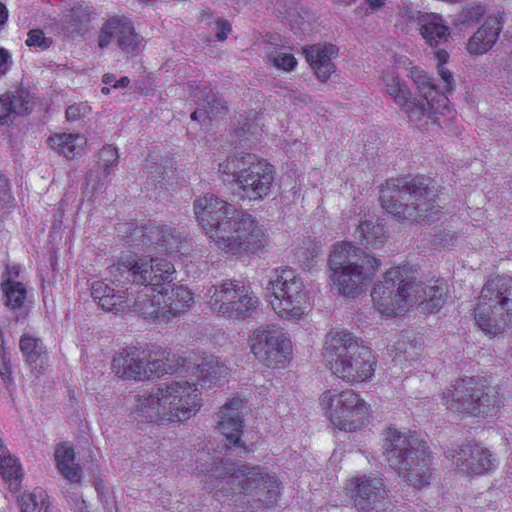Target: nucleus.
Here are the masks:
<instances>
[{"label":"nucleus","instance_id":"4c0bfd02","mask_svg":"<svg viewBox=\"0 0 512 512\" xmlns=\"http://www.w3.org/2000/svg\"><path fill=\"white\" fill-rule=\"evenodd\" d=\"M29 101L21 94H3L0 96V123L6 124L18 115H25L29 112Z\"/></svg>","mask_w":512,"mask_h":512},{"label":"nucleus","instance_id":"72a5a7b5","mask_svg":"<svg viewBox=\"0 0 512 512\" xmlns=\"http://www.w3.org/2000/svg\"><path fill=\"white\" fill-rule=\"evenodd\" d=\"M164 307L166 320L179 316L181 313L188 311L194 304V298L191 291L184 286H175L163 289Z\"/></svg>","mask_w":512,"mask_h":512},{"label":"nucleus","instance_id":"6e6552de","mask_svg":"<svg viewBox=\"0 0 512 512\" xmlns=\"http://www.w3.org/2000/svg\"><path fill=\"white\" fill-rule=\"evenodd\" d=\"M323 355L332 372L346 382H363L374 374L376 361L371 349L346 330L326 335Z\"/></svg>","mask_w":512,"mask_h":512},{"label":"nucleus","instance_id":"79ce46f5","mask_svg":"<svg viewBox=\"0 0 512 512\" xmlns=\"http://www.w3.org/2000/svg\"><path fill=\"white\" fill-rule=\"evenodd\" d=\"M18 502L21 512H48L50 505L48 495L42 490L24 493Z\"/></svg>","mask_w":512,"mask_h":512},{"label":"nucleus","instance_id":"6e6d98bb","mask_svg":"<svg viewBox=\"0 0 512 512\" xmlns=\"http://www.w3.org/2000/svg\"><path fill=\"white\" fill-rule=\"evenodd\" d=\"M19 276V267L17 265H7L5 273L2 275L3 281H15Z\"/></svg>","mask_w":512,"mask_h":512},{"label":"nucleus","instance_id":"f3484780","mask_svg":"<svg viewBox=\"0 0 512 512\" xmlns=\"http://www.w3.org/2000/svg\"><path fill=\"white\" fill-rule=\"evenodd\" d=\"M110 43L116 45L127 53H137L141 46V39L131 20L125 17H115L108 20L102 27L99 35V46L107 47Z\"/></svg>","mask_w":512,"mask_h":512},{"label":"nucleus","instance_id":"a19ab883","mask_svg":"<svg viewBox=\"0 0 512 512\" xmlns=\"http://www.w3.org/2000/svg\"><path fill=\"white\" fill-rule=\"evenodd\" d=\"M89 10L82 3H74L69 9L65 10L63 16V29L67 33L78 31L81 25L88 20Z\"/></svg>","mask_w":512,"mask_h":512},{"label":"nucleus","instance_id":"9d476101","mask_svg":"<svg viewBox=\"0 0 512 512\" xmlns=\"http://www.w3.org/2000/svg\"><path fill=\"white\" fill-rule=\"evenodd\" d=\"M218 173L224 182L234 183L240 198L260 201L274 183L273 166L255 154L236 153L219 163Z\"/></svg>","mask_w":512,"mask_h":512},{"label":"nucleus","instance_id":"412c9836","mask_svg":"<svg viewBox=\"0 0 512 512\" xmlns=\"http://www.w3.org/2000/svg\"><path fill=\"white\" fill-rule=\"evenodd\" d=\"M131 289L134 287L116 290L105 282L96 281L92 283L91 296L103 310L122 315L131 311Z\"/></svg>","mask_w":512,"mask_h":512},{"label":"nucleus","instance_id":"1a4fd4ad","mask_svg":"<svg viewBox=\"0 0 512 512\" xmlns=\"http://www.w3.org/2000/svg\"><path fill=\"white\" fill-rule=\"evenodd\" d=\"M328 263L333 283L347 297L361 294L381 266L380 259L347 241L332 246Z\"/></svg>","mask_w":512,"mask_h":512},{"label":"nucleus","instance_id":"bf43d9fd","mask_svg":"<svg viewBox=\"0 0 512 512\" xmlns=\"http://www.w3.org/2000/svg\"><path fill=\"white\" fill-rule=\"evenodd\" d=\"M365 1L368 3L369 9L372 11H374L384 5V0H365Z\"/></svg>","mask_w":512,"mask_h":512},{"label":"nucleus","instance_id":"c85d7f7f","mask_svg":"<svg viewBox=\"0 0 512 512\" xmlns=\"http://www.w3.org/2000/svg\"><path fill=\"white\" fill-rule=\"evenodd\" d=\"M189 93L196 105L203 108L205 117L209 120L217 119L226 114V102L206 84H189Z\"/></svg>","mask_w":512,"mask_h":512},{"label":"nucleus","instance_id":"393cba45","mask_svg":"<svg viewBox=\"0 0 512 512\" xmlns=\"http://www.w3.org/2000/svg\"><path fill=\"white\" fill-rule=\"evenodd\" d=\"M411 303L417 304L422 311L433 313L445 303L447 286L443 280H435L429 284L416 283L412 280Z\"/></svg>","mask_w":512,"mask_h":512},{"label":"nucleus","instance_id":"39448f33","mask_svg":"<svg viewBox=\"0 0 512 512\" xmlns=\"http://www.w3.org/2000/svg\"><path fill=\"white\" fill-rule=\"evenodd\" d=\"M202 405L198 383L172 381L136 399L132 414L142 422H183Z\"/></svg>","mask_w":512,"mask_h":512},{"label":"nucleus","instance_id":"423d86ee","mask_svg":"<svg viewBox=\"0 0 512 512\" xmlns=\"http://www.w3.org/2000/svg\"><path fill=\"white\" fill-rule=\"evenodd\" d=\"M383 447L390 467L409 485L421 489L430 484L433 457L427 442L415 432L388 428L385 431Z\"/></svg>","mask_w":512,"mask_h":512},{"label":"nucleus","instance_id":"f8f14e48","mask_svg":"<svg viewBox=\"0 0 512 512\" xmlns=\"http://www.w3.org/2000/svg\"><path fill=\"white\" fill-rule=\"evenodd\" d=\"M206 298L215 314L236 320L251 317L259 305V298L250 287L236 280L212 285L207 289Z\"/></svg>","mask_w":512,"mask_h":512},{"label":"nucleus","instance_id":"f704fd0d","mask_svg":"<svg viewBox=\"0 0 512 512\" xmlns=\"http://www.w3.org/2000/svg\"><path fill=\"white\" fill-rule=\"evenodd\" d=\"M118 159V150L111 145L104 146L99 151V167L102 169L101 175L96 176L92 172L87 175V182L94 191H102L108 181L110 169L117 166Z\"/></svg>","mask_w":512,"mask_h":512},{"label":"nucleus","instance_id":"b1692460","mask_svg":"<svg viewBox=\"0 0 512 512\" xmlns=\"http://www.w3.org/2000/svg\"><path fill=\"white\" fill-rule=\"evenodd\" d=\"M145 361L146 351L144 349L127 347L116 353L111 368L118 378L143 381L146 376Z\"/></svg>","mask_w":512,"mask_h":512},{"label":"nucleus","instance_id":"a18cd8bd","mask_svg":"<svg viewBox=\"0 0 512 512\" xmlns=\"http://www.w3.org/2000/svg\"><path fill=\"white\" fill-rule=\"evenodd\" d=\"M394 348L396 351L395 359L403 357L405 360L415 359L419 349L409 336H402L401 339L395 342Z\"/></svg>","mask_w":512,"mask_h":512},{"label":"nucleus","instance_id":"8fccbe9b","mask_svg":"<svg viewBox=\"0 0 512 512\" xmlns=\"http://www.w3.org/2000/svg\"><path fill=\"white\" fill-rule=\"evenodd\" d=\"M26 44L30 47L33 46L45 49L52 44V40L45 37L43 31L34 29L28 33Z\"/></svg>","mask_w":512,"mask_h":512},{"label":"nucleus","instance_id":"c756f323","mask_svg":"<svg viewBox=\"0 0 512 512\" xmlns=\"http://www.w3.org/2000/svg\"><path fill=\"white\" fill-rule=\"evenodd\" d=\"M19 346L31 372L36 376L42 375L49 366L48 355L42 340L32 335L24 334L20 339Z\"/></svg>","mask_w":512,"mask_h":512},{"label":"nucleus","instance_id":"7ed1b4c3","mask_svg":"<svg viewBox=\"0 0 512 512\" xmlns=\"http://www.w3.org/2000/svg\"><path fill=\"white\" fill-rule=\"evenodd\" d=\"M174 265L166 259L151 258L149 262L128 256L110 267V273L118 285L132 282L131 311L151 321H167L164 307L162 282H172Z\"/></svg>","mask_w":512,"mask_h":512},{"label":"nucleus","instance_id":"2f4dec72","mask_svg":"<svg viewBox=\"0 0 512 512\" xmlns=\"http://www.w3.org/2000/svg\"><path fill=\"white\" fill-rule=\"evenodd\" d=\"M480 303L475 308V321L479 328L488 336H496L501 334L508 323L511 321L512 313L505 310H498L494 307H489L483 314L480 315Z\"/></svg>","mask_w":512,"mask_h":512},{"label":"nucleus","instance_id":"49530a36","mask_svg":"<svg viewBox=\"0 0 512 512\" xmlns=\"http://www.w3.org/2000/svg\"><path fill=\"white\" fill-rule=\"evenodd\" d=\"M268 62L276 68L285 71L294 69L297 64V60L292 54L282 52L281 50H275L269 53Z\"/></svg>","mask_w":512,"mask_h":512},{"label":"nucleus","instance_id":"6ab92c4d","mask_svg":"<svg viewBox=\"0 0 512 512\" xmlns=\"http://www.w3.org/2000/svg\"><path fill=\"white\" fill-rule=\"evenodd\" d=\"M480 315H484L489 307L505 310L512 313V278L509 276H496L486 281L480 296Z\"/></svg>","mask_w":512,"mask_h":512},{"label":"nucleus","instance_id":"864d4df0","mask_svg":"<svg viewBox=\"0 0 512 512\" xmlns=\"http://www.w3.org/2000/svg\"><path fill=\"white\" fill-rule=\"evenodd\" d=\"M12 64L9 52L0 47V78L3 77L10 69Z\"/></svg>","mask_w":512,"mask_h":512},{"label":"nucleus","instance_id":"a211bd4d","mask_svg":"<svg viewBox=\"0 0 512 512\" xmlns=\"http://www.w3.org/2000/svg\"><path fill=\"white\" fill-rule=\"evenodd\" d=\"M455 468L466 475H481L491 470L492 455L478 444H464L449 453Z\"/></svg>","mask_w":512,"mask_h":512},{"label":"nucleus","instance_id":"680f3d73","mask_svg":"<svg viewBox=\"0 0 512 512\" xmlns=\"http://www.w3.org/2000/svg\"><path fill=\"white\" fill-rule=\"evenodd\" d=\"M8 18V12L4 4L0 3V25H3Z\"/></svg>","mask_w":512,"mask_h":512},{"label":"nucleus","instance_id":"ea45409f","mask_svg":"<svg viewBox=\"0 0 512 512\" xmlns=\"http://www.w3.org/2000/svg\"><path fill=\"white\" fill-rule=\"evenodd\" d=\"M145 370V379L161 377L165 374H172L178 371L173 365V360L168 358L164 351H146Z\"/></svg>","mask_w":512,"mask_h":512},{"label":"nucleus","instance_id":"7c9ffc66","mask_svg":"<svg viewBox=\"0 0 512 512\" xmlns=\"http://www.w3.org/2000/svg\"><path fill=\"white\" fill-rule=\"evenodd\" d=\"M502 29L496 17L488 18L469 39L467 50L470 54L480 55L489 51L498 39Z\"/></svg>","mask_w":512,"mask_h":512},{"label":"nucleus","instance_id":"052dcab7","mask_svg":"<svg viewBox=\"0 0 512 512\" xmlns=\"http://www.w3.org/2000/svg\"><path fill=\"white\" fill-rule=\"evenodd\" d=\"M130 83L128 77H122L113 84V88H124L127 87Z\"/></svg>","mask_w":512,"mask_h":512},{"label":"nucleus","instance_id":"e2e57ef3","mask_svg":"<svg viewBox=\"0 0 512 512\" xmlns=\"http://www.w3.org/2000/svg\"><path fill=\"white\" fill-rule=\"evenodd\" d=\"M103 83L107 85H111L113 87V84L116 82L115 76L113 74H105L102 79Z\"/></svg>","mask_w":512,"mask_h":512},{"label":"nucleus","instance_id":"58836bf2","mask_svg":"<svg viewBox=\"0 0 512 512\" xmlns=\"http://www.w3.org/2000/svg\"><path fill=\"white\" fill-rule=\"evenodd\" d=\"M355 236L366 248L378 249L386 241L384 227L369 220L362 221L355 230Z\"/></svg>","mask_w":512,"mask_h":512},{"label":"nucleus","instance_id":"13d9d810","mask_svg":"<svg viewBox=\"0 0 512 512\" xmlns=\"http://www.w3.org/2000/svg\"><path fill=\"white\" fill-rule=\"evenodd\" d=\"M191 119L194 120V121H197V120H205V119H208L207 117H205V113L203 112V108L201 106H198L197 105V108L196 110L191 114Z\"/></svg>","mask_w":512,"mask_h":512},{"label":"nucleus","instance_id":"5701e85b","mask_svg":"<svg viewBox=\"0 0 512 512\" xmlns=\"http://www.w3.org/2000/svg\"><path fill=\"white\" fill-rule=\"evenodd\" d=\"M244 401L233 398L226 402L217 414V428L230 445L244 447L240 436L243 429L242 411Z\"/></svg>","mask_w":512,"mask_h":512},{"label":"nucleus","instance_id":"5fc2aeb1","mask_svg":"<svg viewBox=\"0 0 512 512\" xmlns=\"http://www.w3.org/2000/svg\"><path fill=\"white\" fill-rule=\"evenodd\" d=\"M0 375L3 380L9 379L11 375L10 364L6 353L1 354L0 356Z\"/></svg>","mask_w":512,"mask_h":512},{"label":"nucleus","instance_id":"2eb2a0df","mask_svg":"<svg viewBox=\"0 0 512 512\" xmlns=\"http://www.w3.org/2000/svg\"><path fill=\"white\" fill-rule=\"evenodd\" d=\"M321 404L332 424L340 430L353 432L360 429L367 417V406L353 390H328Z\"/></svg>","mask_w":512,"mask_h":512},{"label":"nucleus","instance_id":"f257e3e1","mask_svg":"<svg viewBox=\"0 0 512 512\" xmlns=\"http://www.w3.org/2000/svg\"><path fill=\"white\" fill-rule=\"evenodd\" d=\"M194 470L204 490H216L218 499L231 497L234 505L242 511L269 507L278 500L277 479L258 466H238L202 452Z\"/></svg>","mask_w":512,"mask_h":512},{"label":"nucleus","instance_id":"0eeeda50","mask_svg":"<svg viewBox=\"0 0 512 512\" xmlns=\"http://www.w3.org/2000/svg\"><path fill=\"white\" fill-rule=\"evenodd\" d=\"M381 204L398 220L418 221L437 212L436 190L424 177L389 179L381 188Z\"/></svg>","mask_w":512,"mask_h":512},{"label":"nucleus","instance_id":"20e7f679","mask_svg":"<svg viewBox=\"0 0 512 512\" xmlns=\"http://www.w3.org/2000/svg\"><path fill=\"white\" fill-rule=\"evenodd\" d=\"M411 78L417 86L422 100L412 98L405 81L394 69L383 73L382 84L385 93L390 96L406 114L409 122L417 129L431 131L442 126L440 116L450 113L448 98L440 93L422 70L413 67Z\"/></svg>","mask_w":512,"mask_h":512},{"label":"nucleus","instance_id":"a878e982","mask_svg":"<svg viewBox=\"0 0 512 512\" xmlns=\"http://www.w3.org/2000/svg\"><path fill=\"white\" fill-rule=\"evenodd\" d=\"M412 18L417 23L422 38L429 46L439 47L448 41L450 29L440 15L417 11Z\"/></svg>","mask_w":512,"mask_h":512},{"label":"nucleus","instance_id":"4d7b16f0","mask_svg":"<svg viewBox=\"0 0 512 512\" xmlns=\"http://www.w3.org/2000/svg\"><path fill=\"white\" fill-rule=\"evenodd\" d=\"M82 115L81 108L77 105H71L66 109V118L68 121H76Z\"/></svg>","mask_w":512,"mask_h":512},{"label":"nucleus","instance_id":"dca6fc26","mask_svg":"<svg viewBox=\"0 0 512 512\" xmlns=\"http://www.w3.org/2000/svg\"><path fill=\"white\" fill-rule=\"evenodd\" d=\"M250 347L254 356L267 367L284 366L291 351V344L282 329L261 326L250 336Z\"/></svg>","mask_w":512,"mask_h":512},{"label":"nucleus","instance_id":"aec40b11","mask_svg":"<svg viewBox=\"0 0 512 512\" xmlns=\"http://www.w3.org/2000/svg\"><path fill=\"white\" fill-rule=\"evenodd\" d=\"M346 488L355 505L362 510L374 509L376 503L384 499L386 494L383 481L378 477H353L348 480Z\"/></svg>","mask_w":512,"mask_h":512},{"label":"nucleus","instance_id":"ddd939ff","mask_svg":"<svg viewBox=\"0 0 512 512\" xmlns=\"http://www.w3.org/2000/svg\"><path fill=\"white\" fill-rule=\"evenodd\" d=\"M267 289L274 311L287 320H298L306 309V291L302 278L291 268H277Z\"/></svg>","mask_w":512,"mask_h":512},{"label":"nucleus","instance_id":"4468645a","mask_svg":"<svg viewBox=\"0 0 512 512\" xmlns=\"http://www.w3.org/2000/svg\"><path fill=\"white\" fill-rule=\"evenodd\" d=\"M412 278L404 267L388 269L371 291L376 310L387 317H395L406 311L411 303Z\"/></svg>","mask_w":512,"mask_h":512},{"label":"nucleus","instance_id":"3c124183","mask_svg":"<svg viewBox=\"0 0 512 512\" xmlns=\"http://www.w3.org/2000/svg\"><path fill=\"white\" fill-rule=\"evenodd\" d=\"M216 25V38L219 41H224L227 39L229 33L232 30L231 24L229 21L223 19V18H217L215 20Z\"/></svg>","mask_w":512,"mask_h":512},{"label":"nucleus","instance_id":"c03bdc74","mask_svg":"<svg viewBox=\"0 0 512 512\" xmlns=\"http://www.w3.org/2000/svg\"><path fill=\"white\" fill-rule=\"evenodd\" d=\"M197 370L199 372L198 377L204 382H213L216 379L225 377L228 372L226 365L214 357L204 359L201 363L197 364Z\"/></svg>","mask_w":512,"mask_h":512},{"label":"nucleus","instance_id":"603ef678","mask_svg":"<svg viewBox=\"0 0 512 512\" xmlns=\"http://www.w3.org/2000/svg\"><path fill=\"white\" fill-rule=\"evenodd\" d=\"M12 200L8 180L0 175V207L7 206Z\"/></svg>","mask_w":512,"mask_h":512},{"label":"nucleus","instance_id":"0e129e2a","mask_svg":"<svg viewBox=\"0 0 512 512\" xmlns=\"http://www.w3.org/2000/svg\"><path fill=\"white\" fill-rule=\"evenodd\" d=\"M101 92H102L103 94H108V93L110 92V88H109V87H103V88L101 89Z\"/></svg>","mask_w":512,"mask_h":512},{"label":"nucleus","instance_id":"09e8293b","mask_svg":"<svg viewBox=\"0 0 512 512\" xmlns=\"http://www.w3.org/2000/svg\"><path fill=\"white\" fill-rule=\"evenodd\" d=\"M485 13L482 5H470L462 9L459 15V21L463 24H471L478 22Z\"/></svg>","mask_w":512,"mask_h":512},{"label":"nucleus","instance_id":"cd10ccee","mask_svg":"<svg viewBox=\"0 0 512 512\" xmlns=\"http://www.w3.org/2000/svg\"><path fill=\"white\" fill-rule=\"evenodd\" d=\"M144 242L161 253L172 254L182 248V239L175 229L166 225L150 224L144 228Z\"/></svg>","mask_w":512,"mask_h":512},{"label":"nucleus","instance_id":"e433bc0d","mask_svg":"<svg viewBox=\"0 0 512 512\" xmlns=\"http://www.w3.org/2000/svg\"><path fill=\"white\" fill-rule=\"evenodd\" d=\"M0 470L11 491H18L22 479V467L19 460L12 456L0 438Z\"/></svg>","mask_w":512,"mask_h":512},{"label":"nucleus","instance_id":"bb28decb","mask_svg":"<svg viewBox=\"0 0 512 512\" xmlns=\"http://www.w3.org/2000/svg\"><path fill=\"white\" fill-rule=\"evenodd\" d=\"M307 62L310 64L314 73L322 82L329 79L335 71V65L332 59L338 54V49L333 44H314L304 49Z\"/></svg>","mask_w":512,"mask_h":512},{"label":"nucleus","instance_id":"4be33fe9","mask_svg":"<svg viewBox=\"0 0 512 512\" xmlns=\"http://www.w3.org/2000/svg\"><path fill=\"white\" fill-rule=\"evenodd\" d=\"M131 289L134 287L116 290L105 282L96 281L92 283L91 296L103 310L122 315L131 311Z\"/></svg>","mask_w":512,"mask_h":512},{"label":"nucleus","instance_id":"de8ad7c7","mask_svg":"<svg viewBox=\"0 0 512 512\" xmlns=\"http://www.w3.org/2000/svg\"><path fill=\"white\" fill-rule=\"evenodd\" d=\"M448 53L444 49H439L436 52V58L438 60V73L445 84L447 91H451L454 88V78L452 73L444 66L448 60Z\"/></svg>","mask_w":512,"mask_h":512},{"label":"nucleus","instance_id":"473e14b6","mask_svg":"<svg viewBox=\"0 0 512 512\" xmlns=\"http://www.w3.org/2000/svg\"><path fill=\"white\" fill-rule=\"evenodd\" d=\"M47 143L58 154L73 159L85 152L87 139L82 134L61 133L49 137Z\"/></svg>","mask_w":512,"mask_h":512},{"label":"nucleus","instance_id":"f03ea898","mask_svg":"<svg viewBox=\"0 0 512 512\" xmlns=\"http://www.w3.org/2000/svg\"><path fill=\"white\" fill-rule=\"evenodd\" d=\"M194 213L210 242L226 253H254L266 243L265 232L254 216L214 194L197 198Z\"/></svg>","mask_w":512,"mask_h":512},{"label":"nucleus","instance_id":"c9c22d12","mask_svg":"<svg viewBox=\"0 0 512 512\" xmlns=\"http://www.w3.org/2000/svg\"><path fill=\"white\" fill-rule=\"evenodd\" d=\"M59 473L70 482H79L82 477L81 468L75 463V452L66 443L57 445L54 453Z\"/></svg>","mask_w":512,"mask_h":512},{"label":"nucleus","instance_id":"9b49d317","mask_svg":"<svg viewBox=\"0 0 512 512\" xmlns=\"http://www.w3.org/2000/svg\"><path fill=\"white\" fill-rule=\"evenodd\" d=\"M442 401L452 412L474 416H492L501 407L497 392L491 387L480 385L473 377L456 380L444 390Z\"/></svg>","mask_w":512,"mask_h":512},{"label":"nucleus","instance_id":"37998d69","mask_svg":"<svg viewBox=\"0 0 512 512\" xmlns=\"http://www.w3.org/2000/svg\"><path fill=\"white\" fill-rule=\"evenodd\" d=\"M1 289L7 307L12 310L20 309L26 299V288L18 281H2Z\"/></svg>","mask_w":512,"mask_h":512}]
</instances>
